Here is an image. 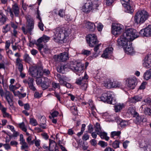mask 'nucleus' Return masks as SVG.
<instances>
[{
    "instance_id": "obj_1",
    "label": "nucleus",
    "mask_w": 151,
    "mask_h": 151,
    "mask_svg": "<svg viewBox=\"0 0 151 151\" xmlns=\"http://www.w3.org/2000/svg\"><path fill=\"white\" fill-rule=\"evenodd\" d=\"M139 36V33L135 29L132 28L127 29L118 39V44L124 47L126 53L132 55L134 53L135 51L132 47V43L130 41L133 40Z\"/></svg>"
},
{
    "instance_id": "obj_2",
    "label": "nucleus",
    "mask_w": 151,
    "mask_h": 151,
    "mask_svg": "<svg viewBox=\"0 0 151 151\" xmlns=\"http://www.w3.org/2000/svg\"><path fill=\"white\" fill-rule=\"evenodd\" d=\"M54 33L53 40L56 42L61 41L65 42L68 38V34L67 31L64 28L57 27L53 30Z\"/></svg>"
},
{
    "instance_id": "obj_3",
    "label": "nucleus",
    "mask_w": 151,
    "mask_h": 151,
    "mask_svg": "<svg viewBox=\"0 0 151 151\" xmlns=\"http://www.w3.org/2000/svg\"><path fill=\"white\" fill-rule=\"evenodd\" d=\"M101 4L99 0L87 1L82 6V10L85 12L89 13L91 12H94L98 9V7Z\"/></svg>"
},
{
    "instance_id": "obj_4",
    "label": "nucleus",
    "mask_w": 151,
    "mask_h": 151,
    "mask_svg": "<svg viewBox=\"0 0 151 151\" xmlns=\"http://www.w3.org/2000/svg\"><path fill=\"white\" fill-rule=\"evenodd\" d=\"M150 16L148 13L145 10L139 11L135 14L134 20L137 24H141L148 19Z\"/></svg>"
},
{
    "instance_id": "obj_5",
    "label": "nucleus",
    "mask_w": 151,
    "mask_h": 151,
    "mask_svg": "<svg viewBox=\"0 0 151 151\" xmlns=\"http://www.w3.org/2000/svg\"><path fill=\"white\" fill-rule=\"evenodd\" d=\"M69 68L79 76H80L84 71L83 65L75 60L71 62Z\"/></svg>"
},
{
    "instance_id": "obj_6",
    "label": "nucleus",
    "mask_w": 151,
    "mask_h": 151,
    "mask_svg": "<svg viewBox=\"0 0 151 151\" xmlns=\"http://www.w3.org/2000/svg\"><path fill=\"white\" fill-rule=\"evenodd\" d=\"M5 11L9 13L10 17L12 19L14 17V14L15 17H18L20 12L19 7L16 3L12 5V8L8 6Z\"/></svg>"
},
{
    "instance_id": "obj_7",
    "label": "nucleus",
    "mask_w": 151,
    "mask_h": 151,
    "mask_svg": "<svg viewBox=\"0 0 151 151\" xmlns=\"http://www.w3.org/2000/svg\"><path fill=\"white\" fill-rule=\"evenodd\" d=\"M34 21L32 19L30 18L27 19L26 27H22V29L24 34L26 35L28 33L31 34V32L34 28Z\"/></svg>"
},
{
    "instance_id": "obj_8",
    "label": "nucleus",
    "mask_w": 151,
    "mask_h": 151,
    "mask_svg": "<svg viewBox=\"0 0 151 151\" xmlns=\"http://www.w3.org/2000/svg\"><path fill=\"white\" fill-rule=\"evenodd\" d=\"M112 93L111 91H107L102 94L101 96L99 97V100L104 102L110 104H113L112 102Z\"/></svg>"
},
{
    "instance_id": "obj_9",
    "label": "nucleus",
    "mask_w": 151,
    "mask_h": 151,
    "mask_svg": "<svg viewBox=\"0 0 151 151\" xmlns=\"http://www.w3.org/2000/svg\"><path fill=\"white\" fill-rule=\"evenodd\" d=\"M88 78V76L87 74H85L84 76L77 79L76 83L78 85H81L82 89L85 90L87 87Z\"/></svg>"
},
{
    "instance_id": "obj_10",
    "label": "nucleus",
    "mask_w": 151,
    "mask_h": 151,
    "mask_svg": "<svg viewBox=\"0 0 151 151\" xmlns=\"http://www.w3.org/2000/svg\"><path fill=\"white\" fill-rule=\"evenodd\" d=\"M121 4L124 8V11L129 13L133 12V7L131 5L130 0H121Z\"/></svg>"
},
{
    "instance_id": "obj_11",
    "label": "nucleus",
    "mask_w": 151,
    "mask_h": 151,
    "mask_svg": "<svg viewBox=\"0 0 151 151\" xmlns=\"http://www.w3.org/2000/svg\"><path fill=\"white\" fill-rule=\"evenodd\" d=\"M86 40L89 46L91 47H94L98 43L96 36L94 34L88 35L86 38Z\"/></svg>"
},
{
    "instance_id": "obj_12",
    "label": "nucleus",
    "mask_w": 151,
    "mask_h": 151,
    "mask_svg": "<svg viewBox=\"0 0 151 151\" xmlns=\"http://www.w3.org/2000/svg\"><path fill=\"white\" fill-rule=\"evenodd\" d=\"M143 61V67L147 69L151 67V54H148L145 57Z\"/></svg>"
},
{
    "instance_id": "obj_13",
    "label": "nucleus",
    "mask_w": 151,
    "mask_h": 151,
    "mask_svg": "<svg viewBox=\"0 0 151 151\" xmlns=\"http://www.w3.org/2000/svg\"><path fill=\"white\" fill-rule=\"evenodd\" d=\"M126 81L127 87L131 89H134L137 84V79L134 77L127 79Z\"/></svg>"
},
{
    "instance_id": "obj_14",
    "label": "nucleus",
    "mask_w": 151,
    "mask_h": 151,
    "mask_svg": "<svg viewBox=\"0 0 151 151\" xmlns=\"http://www.w3.org/2000/svg\"><path fill=\"white\" fill-rule=\"evenodd\" d=\"M23 82L25 84H28L29 88L32 91L37 90L33 85L34 79L32 78L29 77L27 79H24Z\"/></svg>"
},
{
    "instance_id": "obj_15",
    "label": "nucleus",
    "mask_w": 151,
    "mask_h": 151,
    "mask_svg": "<svg viewBox=\"0 0 151 151\" xmlns=\"http://www.w3.org/2000/svg\"><path fill=\"white\" fill-rule=\"evenodd\" d=\"M122 26L119 24L113 25L112 32L114 35H116L120 34L122 30Z\"/></svg>"
},
{
    "instance_id": "obj_16",
    "label": "nucleus",
    "mask_w": 151,
    "mask_h": 151,
    "mask_svg": "<svg viewBox=\"0 0 151 151\" xmlns=\"http://www.w3.org/2000/svg\"><path fill=\"white\" fill-rule=\"evenodd\" d=\"M113 49L111 47L107 48L104 51L101 57L105 58H109L112 54Z\"/></svg>"
},
{
    "instance_id": "obj_17",
    "label": "nucleus",
    "mask_w": 151,
    "mask_h": 151,
    "mask_svg": "<svg viewBox=\"0 0 151 151\" xmlns=\"http://www.w3.org/2000/svg\"><path fill=\"white\" fill-rule=\"evenodd\" d=\"M134 117H135V119L134 122L137 124H139L142 122H145L147 120L146 119L144 115H139L138 113Z\"/></svg>"
},
{
    "instance_id": "obj_18",
    "label": "nucleus",
    "mask_w": 151,
    "mask_h": 151,
    "mask_svg": "<svg viewBox=\"0 0 151 151\" xmlns=\"http://www.w3.org/2000/svg\"><path fill=\"white\" fill-rule=\"evenodd\" d=\"M141 33H143L144 36L149 37L151 36V24L149 25L148 27L140 31Z\"/></svg>"
},
{
    "instance_id": "obj_19",
    "label": "nucleus",
    "mask_w": 151,
    "mask_h": 151,
    "mask_svg": "<svg viewBox=\"0 0 151 151\" xmlns=\"http://www.w3.org/2000/svg\"><path fill=\"white\" fill-rule=\"evenodd\" d=\"M57 57L60 61L64 62L68 59V55L67 52H65L60 53Z\"/></svg>"
},
{
    "instance_id": "obj_20",
    "label": "nucleus",
    "mask_w": 151,
    "mask_h": 151,
    "mask_svg": "<svg viewBox=\"0 0 151 151\" xmlns=\"http://www.w3.org/2000/svg\"><path fill=\"white\" fill-rule=\"evenodd\" d=\"M84 23L86 27L88 29L89 31L92 32L95 30V25L93 23L86 21H85Z\"/></svg>"
},
{
    "instance_id": "obj_21",
    "label": "nucleus",
    "mask_w": 151,
    "mask_h": 151,
    "mask_svg": "<svg viewBox=\"0 0 151 151\" xmlns=\"http://www.w3.org/2000/svg\"><path fill=\"white\" fill-rule=\"evenodd\" d=\"M43 79V81L41 84V87L45 89L50 86L51 81L50 80L47 78L44 77Z\"/></svg>"
},
{
    "instance_id": "obj_22",
    "label": "nucleus",
    "mask_w": 151,
    "mask_h": 151,
    "mask_svg": "<svg viewBox=\"0 0 151 151\" xmlns=\"http://www.w3.org/2000/svg\"><path fill=\"white\" fill-rule=\"evenodd\" d=\"M58 81L61 85H64L68 80V78L65 76L58 74L57 75Z\"/></svg>"
},
{
    "instance_id": "obj_23",
    "label": "nucleus",
    "mask_w": 151,
    "mask_h": 151,
    "mask_svg": "<svg viewBox=\"0 0 151 151\" xmlns=\"http://www.w3.org/2000/svg\"><path fill=\"white\" fill-rule=\"evenodd\" d=\"M20 144L22 145L21 149L23 150L26 148H27L28 147V145L25 142V140L24 139L23 135L22 134L20 135Z\"/></svg>"
},
{
    "instance_id": "obj_24",
    "label": "nucleus",
    "mask_w": 151,
    "mask_h": 151,
    "mask_svg": "<svg viewBox=\"0 0 151 151\" xmlns=\"http://www.w3.org/2000/svg\"><path fill=\"white\" fill-rule=\"evenodd\" d=\"M5 98L9 105L11 106L13 105V101L12 99V94L8 91H6L4 95Z\"/></svg>"
},
{
    "instance_id": "obj_25",
    "label": "nucleus",
    "mask_w": 151,
    "mask_h": 151,
    "mask_svg": "<svg viewBox=\"0 0 151 151\" xmlns=\"http://www.w3.org/2000/svg\"><path fill=\"white\" fill-rule=\"evenodd\" d=\"M142 99V96L137 95L132 97L129 99V101L131 103L134 104L140 101Z\"/></svg>"
},
{
    "instance_id": "obj_26",
    "label": "nucleus",
    "mask_w": 151,
    "mask_h": 151,
    "mask_svg": "<svg viewBox=\"0 0 151 151\" xmlns=\"http://www.w3.org/2000/svg\"><path fill=\"white\" fill-rule=\"evenodd\" d=\"M23 59L25 62L29 64H31L32 63V58L29 56V55L27 53H25L24 55Z\"/></svg>"
},
{
    "instance_id": "obj_27",
    "label": "nucleus",
    "mask_w": 151,
    "mask_h": 151,
    "mask_svg": "<svg viewBox=\"0 0 151 151\" xmlns=\"http://www.w3.org/2000/svg\"><path fill=\"white\" fill-rule=\"evenodd\" d=\"M124 107L125 105L124 104L119 103L115 105L114 108L115 112H118L120 111Z\"/></svg>"
},
{
    "instance_id": "obj_28",
    "label": "nucleus",
    "mask_w": 151,
    "mask_h": 151,
    "mask_svg": "<svg viewBox=\"0 0 151 151\" xmlns=\"http://www.w3.org/2000/svg\"><path fill=\"white\" fill-rule=\"evenodd\" d=\"M104 85L107 88H111L112 87V82L111 80L109 79H107L105 80L104 81Z\"/></svg>"
},
{
    "instance_id": "obj_29",
    "label": "nucleus",
    "mask_w": 151,
    "mask_h": 151,
    "mask_svg": "<svg viewBox=\"0 0 151 151\" xmlns=\"http://www.w3.org/2000/svg\"><path fill=\"white\" fill-rule=\"evenodd\" d=\"M97 134L99 135L102 139H104L106 141H108L109 140V137L107 136V134L106 132L101 131Z\"/></svg>"
},
{
    "instance_id": "obj_30",
    "label": "nucleus",
    "mask_w": 151,
    "mask_h": 151,
    "mask_svg": "<svg viewBox=\"0 0 151 151\" xmlns=\"http://www.w3.org/2000/svg\"><path fill=\"white\" fill-rule=\"evenodd\" d=\"M128 112L129 113L131 114L133 117L135 116L136 115H137L138 113L135 111V109L132 107H130L129 108Z\"/></svg>"
},
{
    "instance_id": "obj_31",
    "label": "nucleus",
    "mask_w": 151,
    "mask_h": 151,
    "mask_svg": "<svg viewBox=\"0 0 151 151\" xmlns=\"http://www.w3.org/2000/svg\"><path fill=\"white\" fill-rule=\"evenodd\" d=\"M6 20V18L2 12H0V25H1L4 23Z\"/></svg>"
},
{
    "instance_id": "obj_32",
    "label": "nucleus",
    "mask_w": 151,
    "mask_h": 151,
    "mask_svg": "<svg viewBox=\"0 0 151 151\" xmlns=\"http://www.w3.org/2000/svg\"><path fill=\"white\" fill-rule=\"evenodd\" d=\"M143 77L144 79L146 80L151 78V75L149 72V70H147L144 73L143 75Z\"/></svg>"
},
{
    "instance_id": "obj_33",
    "label": "nucleus",
    "mask_w": 151,
    "mask_h": 151,
    "mask_svg": "<svg viewBox=\"0 0 151 151\" xmlns=\"http://www.w3.org/2000/svg\"><path fill=\"white\" fill-rule=\"evenodd\" d=\"M10 25L6 24L5 26L3 27L2 31L3 33H6L10 30Z\"/></svg>"
},
{
    "instance_id": "obj_34",
    "label": "nucleus",
    "mask_w": 151,
    "mask_h": 151,
    "mask_svg": "<svg viewBox=\"0 0 151 151\" xmlns=\"http://www.w3.org/2000/svg\"><path fill=\"white\" fill-rule=\"evenodd\" d=\"M121 132L120 131H113L111 132V137L112 138H114L115 137H119Z\"/></svg>"
},
{
    "instance_id": "obj_35",
    "label": "nucleus",
    "mask_w": 151,
    "mask_h": 151,
    "mask_svg": "<svg viewBox=\"0 0 151 151\" xmlns=\"http://www.w3.org/2000/svg\"><path fill=\"white\" fill-rule=\"evenodd\" d=\"M119 124L121 127L122 128H124L128 126L129 124V123L128 122L122 120L120 121Z\"/></svg>"
},
{
    "instance_id": "obj_36",
    "label": "nucleus",
    "mask_w": 151,
    "mask_h": 151,
    "mask_svg": "<svg viewBox=\"0 0 151 151\" xmlns=\"http://www.w3.org/2000/svg\"><path fill=\"white\" fill-rule=\"evenodd\" d=\"M95 130L97 132V134L101 132L100 125L98 123H96L95 127Z\"/></svg>"
},
{
    "instance_id": "obj_37",
    "label": "nucleus",
    "mask_w": 151,
    "mask_h": 151,
    "mask_svg": "<svg viewBox=\"0 0 151 151\" xmlns=\"http://www.w3.org/2000/svg\"><path fill=\"white\" fill-rule=\"evenodd\" d=\"M144 113L146 115H151V109L148 108H145L143 111Z\"/></svg>"
},
{
    "instance_id": "obj_38",
    "label": "nucleus",
    "mask_w": 151,
    "mask_h": 151,
    "mask_svg": "<svg viewBox=\"0 0 151 151\" xmlns=\"http://www.w3.org/2000/svg\"><path fill=\"white\" fill-rule=\"evenodd\" d=\"M111 88L120 87L121 86V83L117 81L112 82Z\"/></svg>"
},
{
    "instance_id": "obj_39",
    "label": "nucleus",
    "mask_w": 151,
    "mask_h": 151,
    "mask_svg": "<svg viewBox=\"0 0 151 151\" xmlns=\"http://www.w3.org/2000/svg\"><path fill=\"white\" fill-rule=\"evenodd\" d=\"M119 142L117 140L115 141L114 142L112 143V147L114 149H116L119 148Z\"/></svg>"
},
{
    "instance_id": "obj_40",
    "label": "nucleus",
    "mask_w": 151,
    "mask_h": 151,
    "mask_svg": "<svg viewBox=\"0 0 151 151\" xmlns=\"http://www.w3.org/2000/svg\"><path fill=\"white\" fill-rule=\"evenodd\" d=\"M30 123L32 125L34 126H36L38 124L36 120L33 118H30Z\"/></svg>"
},
{
    "instance_id": "obj_41",
    "label": "nucleus",
    "mask_w": 151,
    "mask_h": 151,
    "mask_svg": "<svg viewBox=\"0 0 151 151\" xmlns=\"http://www.w3.org/2000/svg\"><path fill=\"white\" fill-rule=\"evenodd\" d=\"M3 113V116L4 117H9L10 115L9 114L6 112V109L4 108L1 110Z\"/></svg>"
},
{
    "instance_id": "obj_42",
    "label": "nucleus",
    "mask_w": 151,
    "mask_h": 151,
    "mask_svg": "<svg viewBox=\"0 0 151 151\" xmlns=\"http://www.w3.org/2000/svg\"><path fill=\"white\" fill-rule=\"evenodd\" d=\"M19 127L23 130V131L26 132H27V129L25 127L24 124L23 122H22L19 124Z\"/></svg>"
},
{
    "instance_id": "obj_43",
    "label": "nucleus",
    "mask_w": 151,
    "mask_h": 151,
    "mask_svg": "<svg viewBox=\"0 0 151 151\" xmlns=\"http://www.w3.org/2000/svg\"><path fill=\"white\" fill-rule=\"evenodd\" d=\"M82 54L86 56H88L91 54V52L89 50L83 49L82 51Z\"/></svg>"
},
{
    "instance_id": "obj_44",
    "label": "nucleus",
    "mask_w": 151,
    "mask_h": 151,
    "mask_svg": "<svg viewBox=\"0 0 151 151\" xmlns=\"http://www.w3.org/2000/svg\"><path fill=\"white\" fill-rule=\"evenodd\" d=\"M36 78V83L37 85H40L41 84V85L42 83V82L43 81V77L41 78V77L39 78Z\"/></svg>"
},
{
    "instance_id": "obj_45",
    "label": "nucleus",
    "mask_w": 151,
    "mask_h": 151,
    "mask_svg": "<svg viewBox=\"0 0 151 151\" xmlns=\"http://www.w3.org/2000/svg\"><path fill=\"white\" fill-rule=\"evenodd\" d=\"M58 14L60 17L63 18L65 15V10L62 9H60Z\"/></svg>"
},
{
    "instance_id": "obj_46",
    "label": "nucleus",
    "mask_w": 151,
    "mask_h": 151,
    "mask_svg": "<svg viewBox=\"0 0 151 151\" xmlns=\"http://www.w3.org/2000/svg\"><path fill=\"white\" fill-rule=\"evenodd\" d=\"M65 66L64 65L58 67H57V71L60 73H63V71L65 70Z\"/></svg>"
},
{
    "instance_id": "obj_47",
    "label": "nucleus",
    "mask_w": 151,
    "mask_h": 151,
    "mask_svg": "<svg viewBox=\"0 0 151 151\" xmlns=\"http://www.w3.org/2000/svg\"><path fill=\"white\" fill-rule=\"evenodd\" d=\"M37 70L36 69H35L34 70H32L30 72V74L31 75L34 77L36 78V76L37 75Z\"/></svg>"
},
{
    "instance_id": "obj_48",
    "label": "nucleus",
    "mask_w": 151,
    "mask_h": 151,
    "mask_svg": "<svg viewBox=\"0 0 151 151\" xmlns=\"http://www.w3.org/2000/svg\"><path fill=\"white\" fill-rule=\"evenodd\" d=\"M98 144L102 147H106L108 145L106 142L102 141H100Z\"/></svg>"
},
{
    "instance_id": "obj_49",
    "label": "nucleus",
    "mask_w": 151,
    "mask_h": 151,
    "mask_svg": "<svg viewBox=\"0 0 151 151\" xmlns=\"http://www.w3.org/2000/svg\"><path fill=\"white\" fill-rule=\"evenodd\" d=\"M97 24V23H96ZM97 28L98 30L99 31H101L102 30V29L103 27V26L102 24L100 23H97Z\"/></svg>"
},
{
    "instance_id": "obj_50",
    "label": "nucleus",
    "mask_w": 151,
    "mask_h": 151,
    "mask_svg": "<svg viewBox=\"0 0 151 151\" xmlns=\"http://www.w3.org/2000/svg\"><path fill=\"white\" fill-rule=\"evenodd\" d=\"M42 40H43V42L45 43H46L50 39L49 37L45 35H43L42 37Z\"/></svg>"
},
{
    "instance_id": "obj_51",
    "label": "nucleus",
    "mask_w": 151,
    "mask_h": 151,
    "mask_svg": "<svg viewBox=\"0 0 151 151\" xmlns=\"http://www.w3.org/2000/svg\"><path fill=\"white\" fill-rule=\"evenodd\" d=\"M129 142H130L127 140H126L123 143V145L124 148L125 149H126L129 143Z\"/></svg>"
},
{
    "instance_id": "obj_52",
    "label": "nucleus",
    "mask_w": 151,
    "mask_h": 151,
    "mask_svg": "<svg viewBox=\"0 0 151 151\" xmlns=\"http://www.w3.org/2000/svg\"><path fill=\"white\" fill-rule=\"evenodd\" d=\"M43 26L44 24L42 22V21H40L38 22V26L42 31L44 30Z\"/></svg>"
},
{
    "instance_id": "obj_53",
    "label": "nucleus",
    "mask_w": 151,
    "mask_h": 151,
    "mask_svg": "<svg viewBox=\"0 0 151 151\" xmlns=\"http://www.w3.org/2000/svg\"><path fill=\"white\" fill-rule=\"evenodd\" d=\"M52 87L54 88H60V84L55 83V82H53L52 83Z\"/></svg>"
},
{
    "instance_id": "obj_54",
    "label": "nucleus",
    "mask_w": 151,
    "mask_h": 151,
    "mask_svg": "<svg viewBox=\"0 0 151 151\" xmlns=\"http://www.w3.org/2000/svg\"><path fill=\"white\" fill-rule=\"evenodd\" d=\"M10 45V43L9 41L8 40L6 42L5 45V48L6 51L9 49Z\"/></svg>"
},
{
    "instance_id": "obj_55",
    "label": "nucleus",
    "mask_w": 151,
    "mask_h": 151,
    "mask_svg": "<svg viewBox=\"0 0 151 151\" xmlns=\"http://www.w3.org/2000/svg\"><path fill=\"white\" fill-rule=\"evenodd\" d=\"M147 84L146 82H142L139 88L140 89H144L145 88V86Z\"/></svg>"
},
{
    "instance_id": "obj_56",
    "label": "nucleus",
    "mask_w": 151,
    "mask_h": 151,
    "mask_svg": "<svg viewBox=\"0 0 151 151\" xmlns=\"http://www.w3.org/2000/svg\"><path fill=\"white\" fill-rule=\"evenodd\" d=\"M41 93H39L38 92L36 91L34 94V96L35 98H38L41 96Z\"/></svg>"
},
{
    "instance_id": "obj_57",
    "label": "nucleus",
    "mask_w": 151,
    "mask_h": 151,
    "mask_svg": "<svg viewBox=\"0 0 151 151\" xmlns=\"http://www.w3.org/2000/svg\"><path fill=\"white\" fill-rule=\"evenodd\" d=\"M36 78L41 77L43 75L42 71L40 70H37Z\"/></svg>"
},
{
    "instance_id": "obj_58",
    "label": "nucleus",
    "mask_w": 151,
    "mask_h": 151,
    "mask_svg": "<svg viewBox=\"0 0 151 151\" xmlns=\"http://www.w3.org/2000/svg\"><path fill=\"white\" fill-rule=\"evenodd\" d=\"M35 141V145L37 147H38L40 145V141L39 139H35L33 140V142Z\"/></svg>"
},
{
    "instance_id": "obj_59",
    "label": "nucleus",
    "mask_w": 151,
    "mask_h": 151,
    "mask_svg": "<svg viewBox=\"0 0 151 151\" xmlns=\"http://www.w3.org/2000/svg\"><path fill=\"white\" fill-rule=\"evenodd\" d=\"M114 0H105L106 4L107 6L111 5Z\"/></svg>"
},
{
    "instance_id": "obj_60",
    "label": "nucleus",
    "mask_w": 151,
    "mask_h": 151,
    "mask_svg": "<svg viewBox=\"0 0 151 151\" xmlns=\"http://www.w3.org/2000/svg\"><path fill=\"white\" fill-rule=\"evenodd\" d=\"M89 136L88 134L87 133L84 134L82 137V139L83 140L86 141L89 138Z\"/></svg>"
},
{
    "instance_id": "obj_61",
    "label": "nucleus",
    "mask_w": 151,
    "mask_h": 151,
    "mask_svg": "<svg viewBox=\"0 0 151 151\" xmlns=\"http://www.w3.org/2000/svg\"><path fill=\"white\" fill-rule=\"evenodd\" d=\"M93 130V129L92 125L90 124L88 126V132L91 133L92 132Z\"/></svg>"
},
{
    "instance_id": "obj_62",
    "label": "nucleus",
    "mask_w": 151,
    "mask_h": 151,
    "mask_svg": "<svg viewBox=\"0 0 151 151\" xmlns=\"http://www.w3.org/2000/svg\"><path fill=\"white\" fill-rule=\"evenodd\" d=\"M6 53L7 54L8 57L10 59H11V57L10 56L11 55H12L13 54V53L12 52V51L11 50H9L6 51Z\"/></svg>"
},
{
    "instance_id": "obj_63",
    "label": "nucleus",
    "mask_w": 151,
    "mask_h": 151,
    "mask_svg": "<svg viewBox=\"0 0 151 151\" xmlns=\"http://www.w3.org/2000/svg\"><path fill=\"white\" fill-rule=\"evenodd\" d=\"M41 135L45 139H47L49 138L48 135L46 133H42Z\"/></svg>"
},
{
    "instance_id": "obj_64",
    "label": "nucleus",
    "mask_w": 151,
    "mask_h": 151,
    "mask_svg": "<svg viewBox=\"0 0 151 151\" xmlns=\"http://www.w3.org/2000/svg\"><path fill=\"white\" fill-rule=\"evenodd\" d=\"M18 69L20 72L22 71L23 70V65L22 64H19L18 65Z\"/></svg>"
}]
</instances>
